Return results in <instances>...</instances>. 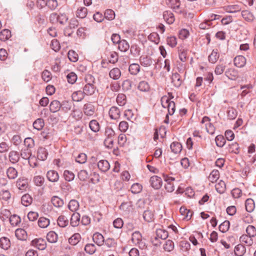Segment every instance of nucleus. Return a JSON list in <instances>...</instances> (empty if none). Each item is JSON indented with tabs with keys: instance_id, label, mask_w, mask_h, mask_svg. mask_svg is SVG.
Instances as JSON below:
<instances>
[{
	"instance_id": "4d7b16f0",
	"label": "nucleus",
	"mask_w": 256,
	"mask_h": 256,
	"mask_svg": "<svg viewBox=\"0 0 256 256\" xmlns=\"http://www.w3.org/2000/svg\"><path fill=\"white\" fill-rule=\"evenodd\" d=\"M179 58L182 62H184L187 59V50L183 48H178Z\"/></svg>"
},
{
	"instance_id": "72a5a7b5",
	"label": "nucleus",
	"mask_w": 256,
	"mask_h": 256,
	"mask_svg": "<svg viewBox=\"0 0 256 256\" xmlns=\"http://www.w3.org/2000/svg\"><path fill=\"white\" fill-rule=\"evenodd\" d=\"M143 218L145 221L150 222L154 220V215L152 211L146 210L144 212Z\"/></svg>"
},
{
	"instance_id": "a19ab883",
	"label": "nucleus",
	"mask_w": 256,
	"mask_h": 256,
	"mask_svg": "<svg viewBox=\"0 0 256 256\" xmlns=\"http://www.w3.org/2000/svg\"><path fill=\"white\" fill-rule=\"evenodd\" d=\"M79 203L76 200H72L70 201L68 208L72 212H76L79 208Z\"/></svg>"
},
{
	"instance_id": "393cba45",
	"label": "nucleus",
	"mask_w": 256,
	"mask_h": 256,
	"mask_svg": "<svg viewBox=\"0 0 256 256\" xmlns=\"http://www.w3.org/2000/svg\"><path fill=\"white\" fill-rule=\"evenodd\" d=\"M51 202L53 206L56 208H61L64 204V200L58 196H52Z\"/></svg>"
},
{
	"instance_id": "09e8293b",
	"label": "nucleus",
	"mask_w": 256,
	"mask_h": 256,
	"mask_svg": "<svg viewBox=\"0 0 256 256\" xmlns=\"http://www.w3.org/2000/svg\"><path fill=\"white\" fill-rule=\"evenodd\" d=\"M220 177V172L218 170H213L209 176L208 179L212 182H216Z\"/></svg>"
},
{
	"instance_id": "1a4fd4ad",
	"label": "nucleus",
	"mask_w": 256,
	"mask_h": 256,
	"mask_svg": "<svg viewBox=\"0 0 256 256\" xmlns=\"http://www.w3.org/2000/svg\"><path fill=\"white\" fill-rule=\"evenodd\" d=\"M46 178L49 181L55 182L58 180L59 175L56 171L50 170L46 173Z\"/></svg>"
},
{
	"instance_id": "412c9836",
	"label": "nucleus",
	"mask_w": 256,
	"mask_h": 256,
	"mask_svg": "<svg viewBox=\"0 0 256 256\" xmlns=\"http://www.w3.org/2000/svg\"><path fill=\"white\" fill-rule=\"evenodd\" d=\"M80 216L78 212L74 213L70 218V224L72 226H78L80 224Z\"/></svg>"
},
{
	"instance_id": "bf43d9fd",
	"label": "nucleus",
	"mask_w": 256,
	"mask_h": 256,
	"mask_svg": "<svg viewBox=\"0 0 256 256\" xmlns=\"http://www.w3.org/2000/svg\"><path fill=\"white\" fill-rule=\"evenodd\" d=\"M164 248L166 251L171 252L174 248V243L170 240H168L166 242L164 245Z\"/></svg>"
},
{
	"instance_id": "5701e85b",
	"label": "nucleus",
	"mask_w": 256,
	"mask_h": 256,
	"mask_svg": "<svg viewBox=\"0 0 256 256\" xmlns=\"http://www.w3.org/2000/svg\"><path fill=\"white\" fill-rule=\"evenodd\" d=\"M172 152L174 154H179L182 150V144L177 142H174L170 146Z\"/></svg>"
},
{
	"instance_id": "c03bdc74",
	"label": "nucleus",
	"mask_w": 256,
	"mask_h": 256,
	"mask_svg": "<svg viewBox=\"0 0 256 256\" xmlns=\"http://www.w3.org/2000/svg\"><path fill=\"white\" fill-rule=\"evenodd\" d=\"M242 18L248 22H252L254 20V16L252 12L250 11L245 10L242 12Z\"/></svg>"
},
{
	"instance_id": "f3484780",
	"label": "nucleus",
	"mask_w": 256,
	"mask_h": 256,
	"mask_svg": "<svg viewBox=\"0 0 256 256\" xmlns=\"http://www.w3.org/2000/svg\"><path fill=\"white\" fill-rule=\"evenodd\" d=\"M48 152L44 148H39L37 152V158L41 160H44L46 159Z\"/></svg>"
},
{
	"instance_id": "79ce46f5",
	"label": "nucleus",
	"mask_w": 256,
	"mask_h": 256,
	"mask_svg": "<svg viewBox=\"0 0 256 256\" xmlns=\"http://www.w3.org/2000/svg\"><path fill=\"white\" fill-rule=\"evenodd\" d=\"M89 127L90 130L94 132H98L100 129L99 123L95 120H92L90 121L89 123Z\"/></svg>"
},
{
	"instance_id": "f704fd0d",
	"label": "nucleus",
	"mask_w": 256,
	"mask_h": 256,
	"mask_svg": "<svg viewBox=\"0 0 256 256\" xmlns=\"http://www.w3.org/2000/svg\"><path fill=\"white\" fill-rule=\"evenodd\" d=\"M58 234L54 231L48 232L46 236V239L50 243H55L58 240Z\"/></svg>"
},
{
	"instance_id": "4c0bfd02",
	"label": "nucleus",
	"mask_w": 256,
	"mask_h": 256,
	"mask_svg": "<svg viewBox=\"0 0 256 256\" xmlns=\"http://www.w3.org/2000/svg\"><path fill=\"white\" fill-rule=\"evenodd\" d=\"M11 36V32L8 29H4L0 32V40L4 42Z\"/></svg>"
},
{
	"instance_id": "49530a36",
	"label": "nucleus",
	"mask_w": 256,
	"mask_h": 256,
	"mask_svg": "<svg viewBox=\"0 0 256 256\" xmlns=\"http://www.w3.org/2000/svg\"><path fill=\"white\" fill-rule=\"evenodd\" d=\"M44 178L41 176H34L33 182L36 186H42L44 183Z\"/></svg>"
},
{
	"instance_id": "9b49d317",
	"label": "nucleus",
	"mask_w": 256,
	"mask_h": 256,
	"mask_svg": "<svg viewBox=\"0 0 256 256\" xmlns=\"http://www.w3.org/2000/svg\"><path fill=\"white\" fill-rule=\"evenodd\" d=\"M225 75L230 80H236L238 77V72L234 68H230L226 70Z\"/></svg>"
},
{
	"instance_id": "6ab92c4d",
	"label": "nucleus",
	"mask_w": 256,
	"mask_h": 256,
	"mask_svg": "<svg viewBox=\"0 0 256 256\" xmlns=\"http://www.w3.org/2000/svg\"><path fill=\"white\" fill-rule=\"evenodd\" d=\"M61 104L57 100H52L50 105V110L52 112H58L61 108Z\"/></svg>"
},
{
	"instance_id": "6e6552de",
	"label": "nucleus",
	"mask_w": 256,
	"mask_h": 256,
	"mask_svg": "<svg viewBox=\"0 0 256 256\" xmlns=\"http://www.w3.org/2000/svg\"><path fill=\"white\" fill-rule=\"evenodd\" d=\"M140 64L144 67L150 66L153 63V60L150 56H142L140 58Z\"/></svg>"
},
{
	"instance_id": "4be33fe9",
	"label": "nucleus",
	"mask_w": 256,
	"mask_h": 256,
	"mask_svg": "<svg viewBox=\"0 0 256 256\" xmlns=\"http://www.w3.org/2000/svg\"><path fill=\"white\" fill-rule=\"evenodd\" d=\"M10 246V242L6 237L4 236L0 238V247L4 250H7Z\"/></svg>"
},
{
	"instance_id": "052dcab7",
	"label": "nucleus",
	"mask_w": 256,
	"mask_h": 256,
	"mask_svg": "<svg viewBox=\"0 0 256 256\" xmlns=\"http://www.w3.org/2000/svg\"><path fill=\"white\" fill-rule=\"evenodd\" d=\"M246 232L247 235L252 238L256 236V229L253 226L249 225L246 229Z\"/></svg>"
},
{
	"instance_id": "423d86ee",
	"label": "nucleus",
	"mask_w": 256,
	"mask_h": 256,
	"mask_svg": "<svg viewBox=\"0 0 256 256\" xmlns=\"http://www.w3.org/2000/svg\"><path fill=\"white\" fill-rule=\"evenodd\" d=\"M150 182L152 186L156 190L160 188L162 186V180L160 177L157 176H152L150 178Z\"/></svg>"
},
{
	"instance_id": "13d9d810",
	"label": "nucleus",
	"mask_w": 256,
	"mask_h": 256,
	"mask_svg": "<svg viewBox=\"0 0 256 256\" xmlns=\"http://www.w3.org/2000/svg\"><path fill=\"white\" fill-rule=\"evenodd\" d=\"M27 182L26 180L18 179L16 184V187L20 190H24L27 188Z\"/></svg>"
},
{
	"instance_id": "864d4df0",
	"label": "nucleus",
	"mask_w": 256,
	"mask_h": 256,
	"mask_svg": "<svg viewBox=\"0 0 256 256\" xmlns=\"http://www.w3.org/2000/svg\"><path fill=\"white\" fill-rule=\"evenodd\" d=\"M138 88L140 91L147 92L150 89V86L147 82L142 80L140 82Z\"/></svg>"
},
{
	"instance_id": "e433bc0d",
	"label": "nucleus",
	"mask_w": 256,
	"mask_h": 256,
	"mask_svg": "<svg viewBox=\"0 0 256 256\" xmlns=\"http://www.w3.org/2000/svg\"><path fill=\"white\" fill-rule=\"evenodd\" d=\"M87 13V8L85 7L82 6L78 8L76 12V16L79 18H84L86 17Z\"/></svg>"
},
{
	"instance_id": "2f4dec72",
	"label": "nucleus",
	"mask_w": 256,
	"mask_h": 256,
	"mask_svg": "<svg viewBox=\"0 0 256 256\" xmlns=\"http://www.w3.org/2000/svg\"><path fill=\"white\" fill-rule=\"evenodd\" d=\"M142 234L138 231H136L132 233V241L136 244H139L142 241Z\"/></svg>"
},
{
	"instance_id": "f257e3e1",
	"label": "nucleus",
	"mask_w": 256,
	"mask_h": 256,
	"mask_svg": "<svg viewBox=\"0 0 256 256\" xmlns=\"http://www.w3.org/2000/svg\"><path fill=\"white\" fill-rule=\"evenodd\" d=\"M85 79L87 84L83 88V92L85 95L91 96L94 93L96 88L92 84L94 82V78L92 75L89 74L86 76Z\"/></svg>"
},
{
	"instance_id": "774afa93",
	"label": "nucleus",
	"mask_w": 256,
	"mask_h": 256,
	"mask_svg": "<svg viewBox=\"0 0 256 256\" xmlns=\"http://www.w3.org/2000/svg\"><path fill=\"white\" fill-rule=\"evenodd\" d=\"M84 250L88 254H92L95 252L96 248L94 244H88L86 245Z\"/></svg>"
},
{
	"instance_id": "f8f14e48",
	"label": "nucleus",
	"mask_w": 256,
	"mask_h": 256,
	"mask_svg": "<svg viewBox=\"0 0 256 256\" xmlns=\"http://www.w3.org/2000/svg\"><path fill=\"white\" fill-rule=\"evenodd\" d=\"M20 158V156L18 152L15 150H11L8 154V160L12 164H16Z\"/></svg>"
},
{
	"instance_id": "69168bd1",
	"label": "nucleus",
	"mask_w": 256,
	"mask_h": 256,
	"mask_svg": "<svg viewBox=\"0 0 256 256\" xmlns=\"http://www.w3.org/2000/svg\"><path fill=\"white\" fill-rule=\"evenodd\" d=\"M148 39L150 41L158 44L160 42V36L156 32H152L148 36Z\"/></svg>"
},
{
	"instance_id": "a211bd4d",
	"label": "nucleus",
	"mask_w": 256,
	"mask_h": 256,
	"mask_svg": "<svg viewBox=\"0 0 256 256\" xmlns=\"http://www.w3.org/2000/svg\"><path fill=\"white\" fill-rule=\"evenodd\" d=\"M172 82L176 88H178L181 86L182 80L180 75L178 73L176 72L172 75Z\"/></svg>"
},
{
	"instance_id": "de8ad7c7",
	"label": "nucleus",
	"mask_w": 256,
	"mask_h": 256,
	"mask_svg": "<svg viewBox=\"0 0 256 256\" xmlns=\"http://www.w3.org/2000/svg\"><path fill=\"white\" fill-rule=\"evenodd\" d=\"M140 70V66L138 64H132L130 65L128 70L133 75L136 74Z\"/></svg>"
},
{
	"instance_id": "7ed1b4c3",
	"label": "nucleus",
	"mask_w": 256,
	"mask_h": 256,
	"mask_svg": "<svg viewBox=\"0 0 256 256\" xmlns=\"http://www.w3.org/2000/svg\"><path fill=\"white\" fill-rule=\"evenodd\" d=\"M20 156L24 160H28V162L30 166H32V160L35 159L34 156H32V152L30 149L24 148L20 151Z\"/></svg>"
},
{
	"instance_id": "cd10ccee",
	"label": "nucleus",
	"mask_w": 256,
	"mask_h": 256,
	"mask_svg": "<svg viewBox=\"0 0 256 256\" xmlns=\"http://www.w3.org/2000/svg\"><path fill=\"white\" fill-rule=\"evenodd\" d=\"M246 252V248L242 244H238L234 248V253L237 256H243Z\"/></svg>"
},
{
	"instance_id": "39448f33",
	"label": "nucleus",
	"mask_w": 256,
	"mask_h": 256,
	"mask_svg": "<svg viewBox=\"0 0 256 256\" xmlns=\"http://www.w3.org/2000/svg\"><path fill=\"white\" fill-rule=\"evenodd\" d=\"M201 122L202 124L205 123V128L208 134H213L214 133L215 128L212 124L210 122V119L208 117L204 116Z\"/></svg>"
},
{
	"instance_id": "e2e57ef3",
	"label": "nucleus",
	"mask_w": 256,
	"mask_h": 256,
	"mask_svg": "<svg viewBox=\"0 0 256 256\" xmlns=\"http://www.w3.org/2000/svg\"><path fill=\"white\" fill-rule=\"evenodd\" d=\"M166 42L172 48H174L177 44V39L174 36H170L166 38Z\"/></svg>"
},
{
	"instance_id": "680f3d73",
	"label": "nucleus",
	"mask_w": 256,
	"mask_h": 256,
	"mask_svg": "<svg viewBox=\"0 0 256 256\" xmlns=\"http://www.w3.org/2000/svg\"><path fill=\"white\" fill-rule=\"evenodd\" d=\"M142 187L141 184L138 183H136L132 186L130 190L132 194H138L142 191Z\"/></svg>"
},
{
	"instance_id": "aec40b11",
	"label": "nucleus",
	"mask_w": 256,
	"mask_h": 256,
	"mask_svg": "<svg viewBox=\"0 0 256 256\" xmlns=\"http://www.w3.org/2000/svg\"><path fill=\"white\" fill-rule=\"evenodd\" d=\"M84 96L85 94L83 91L78 90L74 92L72 94V98L74 101L78 102H80L84 98Z\"/></svg>"
},
{
	"instance_id": "0e129e2a",
	"label": "nucleus",
	"mask_w": 256,
	"mask_h": 256,
	"mask_svg": "<svg viewBox=\"0 0 256 256\" xmlns=\"http://www.w3.org/2000/svg\"><path fill=\"white\" fill-rule=\"evenodd\" d=\"M180 211L182 214L184 216L185 218L188 220L191 218L192 214V212L190 210H188L184 208H180Z\"/></svg>"
},
{
	"instance_id": "2eb2a0df",
	"label": "nucleus",
	"mask_w": 256,
	"mask_h": 256,
	"mask_svg": "<svg viewBox=\"0 0 256 256\" xmlns=\"http://www.w3.org/2000/svg\"><path fill=\"white\" fill-rule=\"evenodd\" d=\"M163 17L166 22L169 24H173L175 20L174 15L170 11L164 12Z\"/></svg>"
},
{
	"instance_id": "a18cd8bd",
	"label": "nucleus",
	"mask_w": 256,
	"mask_h": 256,
	"mask_svg": "<svg viewBox=\"0 0 256 256\" xmlns=\"http://www.w3.org/2000/svg\"><path fill=\"white\" fill-rule=\"evenodd\" d=\"M246 210L248 212H252L254 208V200L251 198H248L246 200L245 202Z\"/></svg>"
},
{
	"instance_id": "6e6d98bb",
	"label": "nucleus",
	"mask_w": 256,
	"mask_h": 256,
	"mask_svg": "<svg viewBox=\"0 0 256 256\" xmlns=\"http://www.w3.org/2000/svg\"><path fill=\"white\" fill-rule=\"evenodd\" d=\"M74 174L68 170H65L64 172V177L66 180L70 182L74 178Z\"/></svg>"
},
{
	"instance_id": "ea45409f",
	"label": "nucleus",
	"mask_w": 256,
	"mask_h": 256,
	"mask_svg": "<svg viewBox=\"0 0 256 256\" xmlns=\"http://www.w3.org/2000/svg\"><path fill=\"white\" fill-rule=\"evenodd\" d=\"M8 177L10 179H14L18 176V172L16 169L13 167H10L6 170Z\"/></svg>"
},
{
	"instance_id": "4468645a",
	"label": "nucleus",
	"mask_w": 256,
	"mask_h": 256,
	"mask_svg": "<svg viewBox=\"0 0 256 256\" xmlns=\"http://www.w3.org/2000/svg\"><path fill=\"white\" fill-rule=\"evenodd\" d=\"M120 112L119 108L116 106H112L108 114L110 118L116 120L120 118Z\"/></svg>"
},
{
	"instance_id": "3c124183",
	"label": "nucleus",
	"mask_w": 256,
	"mask_h": 256,
	"mask_svg": "<svg viewBox=\"0 0 256 256\" xmlns=\"http://www.w3.org/2000/svg\"><path fill=\"white\" fill-rule=\"evenodd\" d=\"M118 44V49L122 52H126L130 48L128 43L124 40H122Z\"/></svg>"
},
{
	"instance_id": "bb28decb",
	"label": "nucleus",
	"mask_w": 256,
	"mask_h": 256,
	"mask_svg": "<svg viewBox=\"0 0 256 256\" xmlns=\"http://www.w3.org/2000/svg\"><path fill=\"white\" fill-rule=\"evenodd\" d=\"M242 244H244L247 246H250L253 244V240L252 238L247 234H242L240 238Z\"/></svg>"
},
{
	"instance_id": "c9c22d12",
	"label": "nucleus",
	"mask_w": 256,
	"mask_h": 256,
	"mask_svg": "<svg viewBox=\"0 0 256 256\" xmlns=\"http://www.w3.org/2000/svg\"><path fill=\"white\" fill-rule=\"evenodd\" d=\"M38 223L40 228H46L49 226L50 221L49 219L45 217H40L39 218Z\"/></svg>"
},
{
	"instance_id": "c85d7f7f",
	"label": "nucleus",
	"mask_w": 256,
	"mask_h": 256,
	"mask_svg": "<svg viewBox=\"0 0 256 256\" xmlns=\"http://www.w3.org/2000/svg\"><path fill=\"white\" fill-rule=\"evenodd\" d=\"M168 237V232L162 229H158L156 231V240L158 238L165 240Z\"/></svg>"
},
{
	"instance_id": "37998d69",
	"label": "nucleus",
	"mask_w": 256,
	"mask_h": 256,
	"mask_svg": "<svg viewBox=\"0 0 256 256\" xmlns=\"http://www.w3.org/2000/svg\"><path fill=\"white\" fill-rule=\"evenodd\" d=\"M58 224L62 228H64L68 224V220L64 216H60L58 218Z\"/></svg>"
},
{
	"instance_id": "dca6fc26",
	"label": "nucleus",
	"mask_w": 256,
	"mask_h": 256,
	"mask_svg": "<svg viewBox=\"0 0 256 256\" xmlns=\"http://www.w3.org/2000/svg\"><path fill=\"white\" fill-rule=\"evenodd\" d=\"M98 167L102 172H107L110 168V164L106 160H100L98 163Z\"/></svg>"
},
{
	"instance_id": "338daca9",
	"label": "nucleus",
	"mask_w": 256,
	"mask_h": 256,
	"mask_svg": "<svg viewBox=\"0 0 256 256\" xmlns=\"http://www.w3.org/2000/svg\"><path fill=\"white\" fill-rule=\"evenodd\" d=\"M215 140L216 146L220 148L222 147L226 143L225 138L222 135L217 136Z\"/></svg>"
},
{
	"instance_id": "5fc2aeb1",
	"label": "nucleus",
	"mask_w": 256,
	"mask_h": 256,
	"mask_svg": "<svg viewBox=\"0 0 256 256\" xmlns=\"http://www.w3.org/2000/svg\"><path fill=\"white\" fill-rule=\"evenodd\" d=\"M105 245L108 248H115L116 246L117 243L116 240L112 238H108L104 240Z\"/></svg>"
},
{
	"instance_id": "7c9ffc66",
	"label": "nucleus",
	"mask_w": 256,
	"mask_h": 256,
	"mask_svg": "<svg viewBox=\"0 0 256 256\" xmlns=\"http://www.w3.org/2000/svg\"><path fill=\"white\" fill-rule=\"evenodd\" d=\"M220 54L217 49L214 50L211 54L208 56V60L212 64H214L218 59Z\"/></svg>"
},
{
	"instance_id": "9d476101",
	"label": "nucleus",
	"mask_w": 256,
	"mask_h": 256,
	"mask_svg": "<svg viewBox=\"0 0 256 256\" xmlns=\"http://www.w3.org/2000/svg\"><path fill=\"white\" fill-rule=\"evenodd\" d=\"M234 63L236 67L242 68L246 65V58L242 56H238L234 58Z\"/></svg>"
},
{
	"instance_id": "20e7f679",
	"label": "nucleus",
	"mask_w": 256,
	"mask_h": 256,
	"mask_svg": "<svg viewBox=\"0 0 256 256\" xmlns=\"http://www.w3.org/2000/svg\"><path fill=\"white\" fill-rule=\"evenodd\" d=\"M31 244L40 250H44L46 247V241L43 238H35L31 242Z\"/></svg>"
},
{
	"instance_id": "ddd939ff",
	"label": "nucleus",
	"mask_w": 256,
	"mask_h": 256,
	"mask_svg": "<svg viewBox=\"0 0 256 256\" xmlns=\"http://www.w3.org/2000/svg\"><path fill=\"white\" fill-rule=\"evenodd\" d=\"M92 240L98 246H102L104 242V236L99 232H96L94 234Z\"/></svg>"
},
{
	"instance_id": "603ef678",
	"label": "nucleus",
	"mask_w": 256,
	"mask_h": 256,
	"mask_svg": "<svg viewBox=\"0 0 256 256\" xmlns=\"http://www.w3.org/2000/svg\"><path fill=\"white\" fill-rule=\"evenodd\" d=\"M44 124V121L42 118H38L33 123V126L34 128L40 130L42 128Z\"/></svg>"
},
{
	"instance_id": "b1692460",
	"label": "nucleus",
	"mask_w": 256,
	"mask_h": 256,
	"mask_svg": "<svg viewBox=\"0 0 256 256\" xmlns=\"http://www.w3.org/2000/svg\"><path fill=\"white\" fill-rule=\"evenodd\" d=\"M15 235L20 240H25L27 238L26 231L22 228H18L16 230Z\"/></svg>"
},
{
	"instance_id": "58836bf2",
	"label": "nucleus",
	"mask_w": 256,
	"mask_h": 256,
	"mask_svg": "<svg viewBox=\"0 0 256 256\" xmlns=\"http://www.w3.org/2000/svg\"><path fill=\"white\" fill-rule=\"evenodd\" d=\"M215 186L216 191L220 194L224 193L226 189V184L222 180H220L216 184Z\"/></svg>"
},
{
	"instance_id": "473e14b6",
	"label": "nucleus",
	"mask_w": 256,
	"mask_h": 256,
	"mask_svg": "<svg viewBox=\"0 0 256 256\" xmlns=\"http://www.w3.org/2000/svg\"><path fill=\"white\" fill-rule=\"evenodd\" d=\"M22 204L25 206H30L32 202V198L28 194H25L22 196L21 198Z\"/></svg>"
},
{
	"instance_id": "f03ea898",
	"label": "nucleus",
	"mask_w": 256,
	"mask_h": 256,
	"mask_svg": "<svg viewBox=\"0 0 256 256\" xmlns=\"http://www.w3.org/2000/svg\"><path fill=\"white\" fill-rule=\"evenodd\" d=\"M161 103L162 106L164 108H167L168 114L170 115H172L176 110L175 103L166 96H162L161 98Z\"/></svg>"
},
{
	"instance_id": "a878e982",
	"label": "nucleus",
	"mask_w": 256,
	"mask_h": 256,
	"mask_svg": "<svg viewBox=\"0 0 256 256\" xmlns=\"http://www.w3.org/2000/svg\"><path fill=\"white\" fill-rule=\"evenodd\" d=\"M110 78L114 80H118L121 76V72L118 68H112L109 72Z\"/></svg>"
},
{
	"instance_id": "0eeeda50",
	"label": "nucleus",
	"mask_w": 256,
	"mask_h": 256,
	"mask_svg": "<svg viewBox=\"0 0 256 256\" xmlns=\"http://www.w3.org/2000/svg\"><path fill=\"white\" fill-rule=\"evenodd\" d=\"M83 112L86 116H92L95 112L94 106L90 102L86 103L84 105Z\"/></svg>"
},
{
	"instance_id": "c756f323",
	"label": "nucleus",
	"mask_w": 256,
	"mask_h": 256,
	"mask_svg": "<svg viewBox=\"0 0 256 256\" xmlns=\"http://www.w3.org/2000/svg\"><path fill=\"white\" fill-rule=\"evenodd\" d=\"M81 239V236L78 233L74 234L68 239V242L72 246H75L80 241Z\"/></svg>"
},
{
	"instance_id": "8fccbe9b",
	"label": "nucleus",
	"mask_w": 256,
	"mask_h": 256,
	"mask_svg": "<svg viewBox=\"0 0 256 256\" xmlns=\"http://www.w3.org/2000/svg\"><path fill=\"white\" fill-rule=\"evenodd\" d=\"M10 222L12 226H16L20 222V218L19 216L14 214L9 218Z\"/></svg>"
}]
</instances>
